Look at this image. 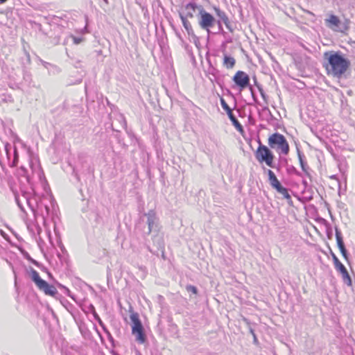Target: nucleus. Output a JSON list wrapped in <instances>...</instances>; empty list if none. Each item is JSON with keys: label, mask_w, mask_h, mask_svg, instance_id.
I'll return each mask as SVG.
<instances>
[{"label": "nucleus", "mask_w": 355, "mask_h": 355, "mask_svg": "<svg viewBox=\"0 0 355 355\" xmlns=\"http://www.w3.org/2000/svg\"><path fill=\"white\" fill-rule=\"evenodd\" d=\"M22 197L35 220L40 219L44 225H46L49 219L53 220L58 206L52 195H38L33 191L32 196L24 193Z\"/></svg>", "instance_id": "f257e3e1"}, {"label": "nucleus", "mask_w": 355, "mask_h": 355, "mask_svg": "<svg viewBox=\"0 0 355 355\" xmlns=\"http://www.w3.org/2000/svg\"><path fill=\"white\" fill-rule=\"evenodd\" d=\"M324 58L327 60L324 67L327 74L336 78H340L350 66V61L340 51H327Z\"/></svg>", "instance_id": "f03ea898"}, {"label": "nucleus", "mask_w": 355, "mask_h": 355, "mask_svg": "<svg viewBox=\"0 0 355 355\" xmlns=\"http://www.w3.org/2000/svg\"><path fill=\"white\" fill-rule=\"evenodd\" d=\"M19 162V153L15 146L8 142L4 143L3 151L0 153V165L15 167Z\"/></svg>", "instance_id": "7ed1b4c3"}, {"label": "nucleus", "mask_w": 355, "mask_h": 355, "mask_svg": "<svg viewBox=\"0 0 355 355\" xmlns=\"http://www.w3.org/2000/svg\"><path fill=\"white\" fill-rule=\"evenodd\" d=\"M31 280L35 284L37 287L44 293L45 295L55 297L58 294L56 288L49 284L46 281L42 279L34 268H30Z\"/></svg>", "instance_id": "20e7f679"}, {"label": "nucleus", "mask_w": 355, "mask_h": 355, "mask_svg": "<svg viewBox=\"0 0 355 355\" xmlns=\"http://www.w3.org/2000/svg\"><path fill=\"white\" fill-rule=\"evenodd\" d=\"M255 157L259 162H265L268 166L279 170V167L274 164L275 155L273 153L268 147L262 144L260 140H259V146L255 152Z\"/></svg>", "instance_id": "39448f33"}, {"label": "nucleus", "mask_w": 355, "mask_h": 355, "mask_svg": "<svg viewBox=\"0 0 355 355\" xmlns=\"http://www.w3.org/2000/svg\"><path fill=\"white\" fill-rule=\"evenodd\" d=\"M268 146L272 149L279 150L285 155H287L290 150L289 144L286 137L279 132H275L268 137Z\"/></svg>", "instance_id": "423d86ee"}, {"label": "nucleus", "mask_w": 355, "mask_h": 355, "mask_svg": "<svg viewBox=\"0 0 355 355\" xmlns=\"http://www.w3.org/2000/svg\"><path fill=\"white\" fill-rule=\"evenodd\" d=\"M146 218V223L148 227L146 229L143 230L144 234L149 235L152 232H157L158 218L156 215V212L153 209H150L147 213H144L142 216L140 217L139 224L144 221V218Z\"/></svg>", "instance_id": "0eeeda50"}, {"label": "nucleus", "mask_w": 355, "mask_h": 355, "mask_svg": "<svg viewBox=\"0 0 355 355\" xmlns=\"http://www.w3.org/2000/svg\"><path fill=\"white\" fill-rule=\"evenodd\" d=\"M216 19L209 12H207L203 7H200V14L198 15V24L200 27L210 33V28H212L216 23Z\"/></svg>", "instance_id": "6e6552de"}, {"label": "nucleus", "mask_w": 355, "mask_h": 355, "mask_svg": "<svg viewBox=\"0 0 355 355\" xmlns=\"http://www.w3.org/2000/svg\"><path fill=\"white\" fill-rule=\"evenodd\" d=\"M232 81L239 88V91L242 92L245 88L248 87L252 92V87L250 85V76L243 71H238L232 77Z\"/></svg>", "instance_id": "1a4fd4ad"}, {"label": "nucleus", "mask_w": 355, "mask_h": 355, "mask_svg": "<svg viewBox=\"0 0 355 355\" xmlns=\"http://www.w3.org/2000/svg\"><path fill=\"white\" fill-rule=\"evenodd\" d=\"M326 23L329 24L327 26L330 28L336 31L344 32L349 28V20L345 19V21L342 24L338 17L335 15H331L329 18L326 19Z\"/></svg>", "instance_id": "9d476101"}, {"label": "nucleus", "mask_w": 355, "mask_h": 355, "mask_svg": "<svg viewBox=\"0 0 355 355\" xmlns=\"http://www.w3.org/2000/svg\"><path fill=\"white\" fill-rule=\"evenodd\" d=\"M200 7H203L201 5L197 4L194 1L189 2L186 4H183L180 10H178V15L181 13L183 16L187 18H193L195 13L198 12L200 14Z\"/></svg>", "instance_id": "9b49d317"}, {"label": "nucleus", "mask_w": 355, "mask_h": 355, "mask_svg": "<svg viewBox=\"0 0 355 355\" xmlns=\"http://www.w3.org/2000/svg\"><path fill=\"white\" fill-rule=\"evenodd\" d=\"M207 76L209 80L212 84H217L218 86L222 87L223 79L220 77V73L218 69L211 65L209 62V67L207 69Z\"/></svg>", "instance_id": "f8f14e48"}, {"label": "nucleus", "mask_w": 355, "mask_h": 355, "mask_svg": "<svg viewBox=\"0 0 355 355\" xmlns=\"http://www.w3.org/2000/svg\"><path fill=\"white\" fill-rule=\"evenodd\" d=\"M130 320L132 322V333L144 330L143 324L139 319V314L135 312H132L130 315Z\"/></svg>", "instance_id": "ddd939ff"}, {"label": "nucleus", "mask_w": 355, "mask_h": 355, "mask_svg": "<svg viewBox=\"0 0 355 355\" xmlns=\"http://www.w3.org/2000/svg\"><path fill=\"white\" fill-rule=\"evenodd\" d=\"M267 174L268 175V181L270 184V186L277 190L278 188H279L282 186L281 182L278 180L275 174L270 169L266 170Z\"/></svg>", "instance_id": "4468645a"}, {"label": "nucleus", "mask_w": 355, "mask_h": 355, "mask_svg": "<svg viewBox=\"0 0 355 355\" xmlns=\"http://www.w3.org/2000/svg\"><path fill=\"white\" fill-rule=\"evenodd\" d=\"M297 153L302 170L307 176L310 177V173L309 172V168L306 164L304 154L300 151V150L298 148H297Z\"/></svg>", "instance_id": "2eb2a0df"}, {"label": "nucleus", "mask_w": 355, "mask_h": 355, "mask_svg": "<svg viewBox=\"0 0 355 355\" xmlns=\"http://www.w3.org/2000/svg\"><path fill=\"white\" fill-rule=\"evenodd\" d=\"M227 114L228 116V118L231 121L232 125L235 127L237 131L239 132L241 134H243L244 132L243 127L240 123L236 116L233 114L232 111Z\"/></svg>", "instance_id": "dca6fc26"}, {"label": "nucleus", "mask_w": 355, "mask_h": 355, "mask_svg": "<svg viewBox=\"0 0 355 355\" xmlns=\"http://www.w3.org/2000/svg\"><path fill=\"white\" fill-rule=\"evenodd\" d=\"M179 17H180V19L182 21V25H183L184 29L187 32L188 35H191V36H193L194 35V31H193V30L192 28L191 23L188 20V18H187L184 16H183L181 13H180Z\"/></svg>", "instance_id": "f3484780"}, {"label": "nucleus", "mask_w": 355, "mask_h": 355, "mask_svg": "<svg viewBox=\"0 0 355 355\" xmlns=\"http://www.w3.org/2000/svg\"><path fill=\"white\" fill-rule=\"evenodd\" d=\"M235 59L229 55L225 54L223 58V65L227 69H232L235 65Z\"/></svg>", "instance_id": "a211bd4d"}, {"label": "nucleus", "mask_w": 355, "mask_h": 355, "mask_svg": "<svg viewBox=\"0 0 355 355\" xmlns=\"http://www.w3.org/2000/svg\"><path fill=\"white\" fill-rule=\"evenodd\" d=\"M214 9L216 16L219 18L218 20H220L221 22L223 23H226L228 22V21H230L227 15L224 11L221 10L218 7H214Z\"/></svg>", "instance_id": "6ab92c4d"}, {"label": "nucleus", "mask_w": 355, "mask_h": 355, "mask_svg": "<svg viewBox=\"0 0 355 355\" xmlns=\"http://www.w3.org/2000/svg\"><path fill=\"white\" fill-rule=\"evenodd\" d=\"M335 233H336V239L337 245H338V248H339V250H340L345 247L344 241H343L342 233H341L340 230L336 227H335Z\"/></svg>", "instance_id": "aec40b11"}, {"label": "nucleus", "mask_w": 355, "mask_h": 355, "mask_svg": "<svg viewBox=\"0 0 355 355\" xmlns=\"http://www.w3.org/2000/svg\"><path fill=\"white\" fill-rule=\"evenodd\" d=\"M136 337V341L140 344H144L146 341V336L144 330L132 333Z\"/></svg>", "instance_id": "412c9836"}, {"label": "nucleus", "mask_w": 355, "mask_h": 355, "mask_svg": "<svg viewBox=\"0 0 355 355\" xmlns=\"http://www.w3.org/2000/svg\"><path fill=\"white\" fill-rule=\"evenodd\" d=\"M339 272L342 275V277H343V280L345 284H346L347 286H352V279H351V277L347 271V270L346 269V268L345 269H343V270H340L339 271Z\"/></svg>", "instance_id": "4be33fe9"}, {"label": "nucleus", "mask_w": 355, "mask_h": 355, "mask_svg": "<svg viewBox=\"0 0 355 355\" xmlns=\"http://www.w3.org/2000/svg\"><path fill=\"white\" fill-rule=\"evenodd\" d=\"M331 256H332L334 264V266H335V268L336 269V270L338 272L342 270H343V269L345 268V266L340 261V260L336 256L335 254L331 253Z\"/></svg>", "instance_id": "5701e85b"}, {"label": "nucleus", "mask_w": 355, "mask_h": 355, "mask_svg": "<svg viewBox=\"0 0 355 355\" xmlns=\"http://www.w3.org/2000/svg\"><path fill=\"white\" fill-rule=\"evenodd\" d=\"M279 193L283 195L284 198H286V200H290L291 202H292L291 200V195L289 194L288 193V190L287 188L283 187L282 185L278 188L277 190H276Z\"/></svg>", "instance_id": "b1692460"}, {"label": "nucleus", "mask_w": 355, "mask_h": 355, "mask_svg": "<svg viewBox=\"0 0 355 355\" xmlns=\"http://www.w3.org/2000/svg\"><path fill=\"white\" fill-rule=\"evenodd\" d=\"M286 172L289 175L294 174L297 176L302 177V173L300 171H298L297 168L293 165L287 164Z\"/></svg>", "instance_id": "393cba45"}, {"label": "nucleus", "mask_w": 355, "mask_h": 355, "mask_svg": "<svg viewBox=\"0 0 355 355\" xmlns=\"http://www.w3.org/2000/svg\"><path fill=\"white\" fill-rule=\"evenodd\" d=\"M243 321L248 325L249 331L252 334V336H253V343L254 344H257L258 343V339H257V337L256 334L254 332V330L250 326V321L247 318H243Z\"/></svg>", "instance_id": "a878e982"}, {"label": "nucleus", "mask_w": 355, "mask_h": 355, "mask_svg": "<svg viewBox=\"0 0 355 355\" xmlns=\"http://www.w3.org/2000/svg\"><path fill=\"white\" fill-rule=\"evenodd\" d=\"M216 23L217 24V31H215L214 33L215 34H222L223 36H225L226 32L224 31L222 23L220 20H216Z\"/></svg>", "instance_id": "bb28decb"}, {"label": "nucleus", "mask_w": 355, "mask_h": 355, "mask_svg": "<svg viewBox=\"0 0 355 355\" xmlns=\"http://www.w3.org/2000/svg\"><path fill=\"white\" fill-rule=\"evenodd\" d=\"M220 101L221 107L226 112L227 114H228L232 111L231 107L228 105V104L227 103V102L225 101V100L223 98L221 97L220 99Z\"/></svg>", "instance_id": "cd10ccee"}, {"label": "nucleus", "mask_w": 355, "mask_h": 355, "mask_svg": "<svg viewBox=\"0 0 355 355\" xmlns=\"http://www.w3.org/2000/svg\"><path fill=\"white\" fill-rule=\"evenodd\" d=\"M24 256L28 261H30L35 266H40L39 262L35 260L34 259H33L27 252H25V253L24 254Z\"/></svg>", "instance_id": "c85d7f7f"}, {"label": "nucleus", "mask_w": 355, "mask_h": 355, "mask_svg": "<svg viewBox=\"0 0 355 355\" xmlns=\"http://www.w3.org/2000/svg\"><path fill=\"white\" fill-rule=\"evenodd\" d=\"M98 323L102 327V329H103L104 332L107 335L108 338L112 340L113 338L112 337V335H111L110 332L107 329V327H105V325L103 322L102 320H100L99 322H98Z\"/></svg>", "instance_id": "c756f323"}, {"label": "nucleus", "mask_w": 355, "mask_h": 355, "mask_svg": "<svg viewBox=\"0 0 355 355\" xmlns=\"http://www.w3.org/2000/svg\"><path fill=\"white\" fill-rule=\"evenodd\" d=\"M43 65H44V67H45L48 71H50V70H51V69H50V68H54L57 72H60V69L58 67H56V66H55V65H53V64H50V63H49V62H44L43 63Z\"/></svg>", "instance_id": "7c9ffc66"}, {"label": "nucleus", "mask_w": 355, "mask_h": 355, "mask_svg": "<svg viewBox=\"0 0 355 355\" xmlns=\"http://www.w3.org/2000/svg\"><path fill=\"white\" fill-rule=\"evenodd\" d=\"M186 290L188 292H191V293H192L193 294H195V295H196L198 293V288H197V287L195 286H193V285H187L186 286Z\"/></svg>", "instance_id": "2f4dec72"}, {"label": "nucleus", "mask_w": 355, "mask_h": 355, "mask_svg": "<svg viewBox=\"0 0 355 355\" xmlns=\"http://www.w3.org/2000/svg\"><path fill=\"white\" fill-rule=\"evenodd\" d=\"M58 286H59V288H62L63 290L64 293L65 295H67L69 297H72V296L71 295V291H70V290L67 287H66V286H63V285H62L60 284L58 285Z\"/></svg>", "instance_id": "473e14b6"}, {"label": "nucleus", "mask_w": 355, "mask_h": 355, "mask_svg": "<svg viewBox=\"0 0 355 355\" xmlns=\"http://www.w3.org/2000/svg\"><path fill=\"white\" fill-rule=\"evenodd\" d=\"M15 201H16V203H17V206L21 209V211H22L23 212H25L24 207L23 206L19 197L16 196H15Z\"/></svg>", "instance_id": "72a5a7b5"}, {"label": "nucleus", "mask_w": 355, "mask_h": 355, "mask_svg": "<svg viewBox=\"0 0 355 355\" xmlns=\"http://www.w3.org/2000/svg\"><path fill=\"white\" fill-rule=\"evenodd\" d=\"M254 84L257 85V87H258L259 92H260V94H261V97L263 98V99H266V94L263 92V89L261 88V87L257 84V80H256V78H254Z\"/></svg>", "instance_id": "f704fd0d"}, {"label": "nucleus", "mask_w": 355, "mask_h": 355, "mask_svg": "<svg viewBox=\"0 0 355 355\" xmlns=\"http://www.w3.org/2000/svg\"><path fill=\"white\" fill-rule=\"evenodd\" d=\"M340 252L342 254L343 257L345 258V259L348 261V259H349V253H348L346 248L345 247V248L340 249Z\"/></svg>", "instance_id": "c9c22d12"}, {"label": "nucleus", "mask_w": 355, "mask_h": 355, "mask_svg": "<svg viewBox=\"0 0 355 355\" xmlns=\"http://www.w3.org/2000/svg\"><path fill=\"white\" fill-rule=\"evenodd\" d=\"M226 28L231 32V33H233L234 31V28H233L232 24L230 23V21H228V22H226V23H224Z\"/></svg>", "instance_id": "e433bc0d"}, {"label": "nucleus", "mask_w": 355, "mask_h": 355, "mask_svg": "<svg viewBox=\"0 0 355 355\" xmlns=\"http://www.w3.org/2000/svg\"><path fill=\"white\" fill-rule=\"evenodd\" d=\"M72 38H73V43L76 44H78L83 41V38L80 37L73 36Z\"/></svg>", "instance_id": "4c0bfd02"}, {"label": "nucleus", "mask_w": 355, "mask_h": 355, "mask_svg": "<svg viewBox=\"0 0 355 355\" xmlns=\"http://www.w3.org/2000/svg\"><path fill=\"white\" fill-rule=\"evenodd\" d=\"M92 315L94 318V319L97 321V322H99L100 320H101L100 316L98 315V313H96V310L94 311V312H92Z\"/></svg>", "instance_id": "58836bf2"}, {"label": "nucleus", "mask_w": 355, "mask_h": 355, "mask_svg": "<svg viewBox=\"0 0 355 355\" xmlns=\"http://www.w3.org/2000/svg\"><path fill=\"white\" fill-rule=\"evenodd\" d=\"M89 310L90 311V312L92 313V312H94V311L96 310L95 309V307L93 304H89Z\"/></svg>", "instance_id": "ea45409f"}, {"label": "nucleus", "mask_w": 355, "mask_h": 355, "mask_svg": "<svg viewBox=\"0 0 355 355\" xmlns=\"http://www.w3.org/2000/svg\"><path fill=\"white\" fill-rule=\"evenodd\" d=\"M50 69H51V70H50V71H49V72L50 73L55 74V73H58V72H57V71H55V69L54 68H50Z\"/></svg>", "instance_id": "a19ab883"}, {"label": "nucleus", "mask_w": 355, "mask_h": 355, "mask_svg": "<svg viewBox=\"0 0 355 355\" xmlns=\"http://www.w3.org/2000/svg\"><path fill=\"white\" fill-rule=\"evenodd\" d=\"M121 119L123 120V125H123V128H125V125H126V123L125 121V119H124V117L123 116H121Z\"/></svg>", "instance_id": "79ce46f5"}, {"label": "nucleus", "mask_w": 355, "mask_h": 355, "mask_svg": "<svg viewBox=\"0 0 355 355\" xmlns=\"http://www.w3.org/2000/svg\"><path fill=\"white\" fill-rule=\"evenodd\" d=\"M302 184L304 185L305 187H306L308 185V183H307L306 180H302Z\"/></svg>", "instance_id": "37998d69"}, {"label": "nucleus", "mask_w": 355, "mask_h": 355, "mask_svg": "<svg viewBox=\"0 0 355 355\" xmlns=\"http://www.w3.org/2000/svg\"><path fill=\"white\" fill-rule=\"evenodd\" d=\"M330 178L334 179V180H338L336 175H333L330 176Z\"/></svg>", "instance_id": "c03bdc74"}, {"label": "nucleus", "mask_w": 355, "mask_h": 355, "mask_svg": "<svg viewBox=\"0 0 355 355\" xmlns=\"http://www.w3.org/2000/svg\"><path fill=\"white\" fill-rule=\"evenodd\" d=\"M7 1H8V0H0V4H3Z\"/></svg>", "instance_id": "a18cd8bd"}, {"label": "nucleus", "mask_w": 355, "mask_h": 355, "mask_svg": "<svg viewBox=\"0 0 355 355\" xmlns=\"http://www.w3.org/2000/svg\"><path fill=\"white\" fill-rule=\"evenodd\" d=\"M305 12H307L308 14L314 16V14L312 12L309 11V10H306Z\"/></svg>", "instance_id": "49530a36"}, {"label": "nucleus", "mask_w": 355, "mask_h": 355, "mask_svg": "<svg viewBox=\"0 0 355 355\" xmlns=\"http://www.w3.org/2000/svg\"><path fill=\"white\" fill-rule=\"evenodd\" d=\"M283 161H284V163H285L286 166H287V164H288L287 159H284Z\"/></svg>", "instance_id": "de8ad7c7"}, {"label": "nucleus", "mask_w": 355, "mask_h": 355, "mask_svg": "<svg viewBox=\"0 0 355 355\" xmlns=\"http://www.w3.org/2000/svg\"><path fill=\"white\" fill-rule=\"evenodd\" d=\"M307 355H317L315 352H310V353H308Z\"/></svg>", "instance_id": "09e8293b"}, {"label": "nucleus", "mask_w": 355, "mask_h": 355, "mask_svg": "<svg viewBox=\"0 0 355 355\" xmlns=\"http://www.w3.org/2000/svg\"><path fill=\"white\" fill-rule=\"evenodd\" d=\"M75 175H76V177L77 180H79V176H78V175L77 173H76V174H75Z\"/></svg>", "instance_id": "8fccbe9b"}, {"label": "nucleus", "mask_w": 355, "mask_h": 355, "mask_svg": "<svg viewBox=\"0 0 355 355\" xmlns=\"http://www.w3.org/2000/svg\"><path fill=\"white\" fill-rule=\"evenodd\" d=\"M105 3L108 4L109 1L108 0H103Z\"/></svg>", "instance_id": "3c124183"}, {"label": "nucleus", "mask_w": 355, "mask_h": 355, "mask_svg": "<svg viewBox=\"0 0 355 355\" xmlns=\"http://www.w3.org/2000/svg\"><path fill=\"white\" fill-rule=\"evenodd\" d=\"M83 31H85V32H87V26H85V27L84 28V30H83Z\"/></svg>", "instance_id": "603ef678"}, {"label": "nucleus", "mask_w": 355, "mask_h": 355, "mask_svg": "<svg viewBox=\"0 0 355 355\" xmlns=\"http://www.w3.org/2000/svg\"><path fill=\"white\" fill-rule=\"evenodd\" d=\"M114 355H119V354H118L117 353H114Z\"/></svg>", "instance_id": "864d4df0"}]
</instances>
